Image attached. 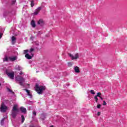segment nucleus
<instances>
[{
    "label": "nucleus",
    "instance_id": "ddd939ff",
    "mask_svg": "<svg viewBox=\"0 0 127 127\" xmlns=\"http://www.w3.org/2000/svg\"><path fill=\"white\" fill-rule=\"evenodd\" d=\"M38 24H39L40 25H43V24H44V21L42 19H40L38 21Z\"/></svg>",
    "mask_w": 127,
    "mask_h": 127
},
{
    "label": "nucleus",
    "instance_id": "a211bd4d",
    "mask_svg": "<svg viewBox=\"0 0 127 127\" xmlns=\"http://www.w3.org/2000/svg\"><path fill=\"white\" fill-rule=\"evenodd\" d=\"M31 7H33V6H34V1L32 0L31 1Z\"/></svg>",
    "mask_w": 127,
    "mask_h": 127
},
{
    "label": "nucleus",
    "instance_id": "473e14b6",
    "mask_svg": "<svg viewBox=\"0 0 127 127\" xmlns=\"http://www.w3.org/2000/svg\"><path fill=\"white\" fill-rule=\"evenodd\" d=\"M1 84H0V86H1Z\"/></svg>",
    "mask_w": 127,
    "mask_h": 127
},
{
    "label": "nucleus",
    "instance_id": "5701e85b",
    "mask_svg": "<svg viewBox=\"0 0 127 127\" xmlns=\"http://www.w3.org/2000/svg\"><path fill=\"white\" fill-rule=\"evenodd\" d=\"M21 118H22V123H23V122H24V117L22 115Z\"/></svg>",
    "mask_w": 127,
    "mask_h": 127
},
{
    "label": "nucleus",
    "instance_id": "f8f14e48",
    "mask_svg": "<svg viewBox=\"0 0 127 127\" xmlns=\"http://www.w3.org/2000/svg\"><path fill=\"white\" fill-rule=\"evenodd\" d=\"M14 69L15 70H18V71H21V70H22V68L21 67V66L18 65H16Z\"/></svg>",
    "mask_w": 127,
    "mask_h": 127
},
{
    "label": "nucleus",
    "instance_id": "412c9836",
    "mask_svg": "<svg viewBox=\"0 0 127 127\" xmlns=\"http://www.w3.org/2000/svg\"><path fill=\"white\" fill-rule=\"evenodd\" d=\"M4 122V119H2L1 120V122H0V124L1 125V126H3V123Z\"/></svg>",
    "mask_w": 127,
    "mask_h": 127
},
{
    "label": "nucleus",
    "instance_id": "aec40b11",
    "mask_svg": "<svg viewBox=\"0 0 127 127\" xmlns=\"http://www.w3.org/2000/svg\"><path fill=\"white\" fill-rule=\"evenodd\" d=\"M90 93L91 94H92V95H95V94H96L95 91H94L93 90H90Z\"/></svg>",
    "mask_w": 127,
    "mask_h": 127
},
{
    "label": "nucleus",
    "instance_id": "20e7f679",
    "mask_svg": "<svg viewBox=\"0 0 127 127\" xmlns=\"http://www.w3.org/2000/svg\"><path fill=\"white\" fill-rule=\"evenodd\" d=\"M17 59V57L16 56H11L7 58V57H5L3 59V61H11V62H13V61H15Z\"/></svg>",
    "mask_w": 127,
    "mask_h": 127
},
{
    "label": "nucleus",
    "instance_id": "c756f323",
    "mask_svg": "<svg viewBox=\"0 0 127 127\" xmlns=\"http://www.w3.org/2000/svg\"><path fill=\"white\" fill-rule=\"evenodd\" d=\"M99 98H100V99L102 101H103V100H104V98H103V97H102V96H100Z\"/></svg>",
    "mask_w": 127,
    "mask_h": 127
},
{
    "label": "nucleus",
    "instance_id": "0eeeda50",
    "mask_svg": "<svg viewBox=\"0 0 127 127\" xmlns=\"http://www.w3.org/2000/svg\"><path fill=\"white\" fill-rule=\"evenodd\" d=\"M7 110V107H6L3 103H2L0 107V111L2 113H4Z\"/></svg>",
    "mask_w": 127,
    "mask_h": 127
},
{
    "label": "nucleus",
    "instance_id": "393cba45",
    "mask_svg": "<svg viewBox=\"0 0 127 127\" xmlns=\"http://www.w3.org/2000/svg\"><path fill=\"white\" fill-rule=\"evenodd\" d=\"M7 91H8V92H10V93H12V91L9 89V88H7Z\"/></svg>",
    "mask_w": 127,
    "mask_h": 127
},
{
    "label": "nucleus",
    "instance_id": "423d86ee",
    "mask_svg": "<svg viewBox=\"0 0 127 127\" xmlns=\"http://www.w3.org/2000/svg\"><path fill=\"white\" fill-rule=\"evenodd\" d=\"M68 56H69L71 60H76V59H78L80 57V54L76 53L74 55L69 54Z\"/></svg>",
    "mask_w": 127,
    "mask_h": 127
},
{
    "label": "nucleus",
    "instance_id": "4be33fe9",
    "mask_svg": "<svg viewBox=\"0 0 127 127\" xmlns=\"http://www.w3.org/2000/svg\"><path fill=\"white\" fill-rule=\"evenodd\" d=\"M97 107V109H101V107H102V105L98 104Z\"/></svg>",
    "mask_w": 127,
    "mask_h": 127
},
{
    "label": "nucleus",
    "instance_id": "2eb2a0df",
    "mask_svg": "<svg viewBox=\"0 0 127 127\" xmlns=\"http://www.w3.org/2000/svg\"><path fill=\"white\" fill-rule=\"evenodd\" d=\"M20 111L22 113H23L24 114H25L26 113V109H25L23 107L20 108Z\"/></svg>",
    "mask_w": 127,
    "mask_h": 127
},
{
    "label": "nucleus",
    "instance_id": "1a4fd4ad",
    "mask_svg": "<svg viewBox=\"0 0 127 127\" xmlns=\"http://www.w3.org/2000/svg\"><path fill=\"white\" fill-rule=\"evenodd\" d=\"M101 96H102V93L101 92H98L97 93V95L94 97V99L96 103H98V101H99V98H98V97L100 98V97H101Z\"/></svg>",
    "mask_w": 127,
    "mask_h": 127
},
{
    "label": "nucleus",
    "instance_id": "b1692460",
    "mask_svg": "<svg viewBox=\"0 0 127 127\" xmlns=\"http://www.w3.org/2000/svg\"><path fill=\"white\" fill-rule=\"evenodd\" d=\"M103 106H106L107 105V103L106 102V101H103Z\"/></svg>",
    "mask_w": 127,
    "mask_h": 127
},
{
    "label": "nucleus",
    "instance_id": "9d476101",
    "mask_svg": "<svg viewBox=\"0 0 127 127\" xmlns=\"http://www.w3.org/2000/svg\"><path fill=\"white\" fill-rule=\"evenodd\" d=\"M42 7H39L37 9H35L34 12L33 13L34 15H37L39 12H40V10H41Z\"/></svg>",
    "mask_w": 127,
    "mask_h": 127
},
{
    "label": "nucleus",
    "instance_id": "f3484780",
    "mask_svg": "<svg viewBox=\"0 0 127 127\" xmlns=\"http://www.w3.org/2000/svg\"><path fill=\"white\" fill-rule=\"evenodd\" d=\"M15 40H16V38H15L14 36H12L11 38V42L12 44H14L15 43Z\"/></svg>",
    "mask_w": 127,
    "mask_h": 127
},
{
    "label": "nucleus",
    "instance_id": "f257e3e1",
    "mask_svg": "<svg viewBox=\"0 0 127 127\" xmlns=\"http://www.w3.org/2000/svg\"><path fill=\"white\" fill-rule=\"evenodd\" d=\"M46 89L45 86L39 85L38 83H36L35 86V90L39 94H41L43 93V91Z\"/></svg>",
    "mask_w": 127,
    "mask_h": 127
},
{
    "label": "nucleus",
    "instance_id": "bb28decb",
    "mask_svg": "<svg viewBox=\"0 0 127 127\" xmlns=\"http://www.w3.org/2000/svg\"><path fill=\"white\" fill-rule=\"evenodd\" d=\"M100 115H101V112H98L97 113V116H100Z\"/></svg>",
    "mask_w": 127,
    "mask_h": 127
},
{
    "label": "nucleus",
    "instance_id": "6ab92c4d",
    "mask_svg": "<svg viewBox=\"0 0 127 127\" xmlns=\"http://www.w3.org/2000/svg\"><path fill=\"white\" fill-rule=\"evenodd\" d=\"M41 119H42V120H44V119H45V115H44V114H42L41 115Z\"/></svg>",
    "mask_w": 127,
    "mask_h": 127
},
{
    "label": "nucleus",
    "instance_id": "cd10ccee",
    "mask_svg": "<svg viewBox=\"0 0 127 127\" xmlns=\"http://www.w3.org/2000/svg\"><path fill=\"white\" fill-rule=\"evenodd\" d=\"M1 37H2V34L0 33V39L1 38Z\"/></svg>",
    "mask_w": 127,
    "mask_h": 127
},
{
    "label": "nucleus",
    "instance_id": "c85d7f7f",
    "mask_svg": "<svg viewBox=\"0 0 127 127\" xmlns=\"http://www.w3.org/2000/svg\"><path fill=\"white\" fill-rule=\"evenodd\" d=\"M19 75H23V72H22V71H21V72L19 73Z\"/></svg>",
    "mask_w": 127,
    "mask_h": 127
},
{
    "label": "nucleus",
    "instance_id": "7c9ffc66",
    "mask_svg": "<svg viewBox=\"0 0 127 127\" xmlns=\"http://www.w3.org/2000/svg\"><path fill=\"white\" fill-rule=\"evenodd\" d=\"M15 0H14V1L13 2V3H15Z\"/></svg>",
    "mask_w": 127,
    "mask_h": 127
},
{
    "label": "nucleus",
    "instance_id": "7ed1b4c3",
    "mask_svg": "<svg viewBox=\"0 0 127 127\" xmlns=\"http://www.w3.org/2000/svg\"><path fill=\"white\" fill-rule=\"evenodd\" d=\"M18 112H19V110H18V106H17V104L14 105L12 110L11 117L15 118L17 114H18Z\"/></svg>",
    "mask_w": 127,
    "mask_h": 127
},
{
    "label": "nucleus",
    "instance_id": "f03ea898",
    "mask_svg": "<svg viewBox=\"0 0 127 127\" xmlns=\"http://www.w3.org/2000/svg\"><path fill=\"white\" fill-rule=\"evenodd\" d=\"M34 50L33 49H31L30 50H24V54H26L25 57L27 59L30 60L33 57V54H32V52H33Z\"/></svg>",
    "mask_w": 127,
    "mask_h": 127
},
{
    "label": "nucleus",
    "instance_id": "6e6552de",
    "mask_svg": "<svg viewBox=\"0 0 127 127\" xmlns=\"http://www.w3.org/2000/svg\"><path fill=\"white\" fill-rule=\"evenodd\" d=\"M8 77H9V78H10V79H11L12 80H13V79L14 78V72L13 71L11 72H6Z\"/></svg>",
    "mask_w": 127,
    "mask_h": 127
},
{
    "label": "nucleus",
    "instance_id": "39448f33",
    "mask_svg": "<svg viewBox=\"0 0 127 127\" xmlns=\"http://www.w3.org/2000/svg\"><path fill=\"white\" fill-rule=\"evenodd\" d=\"M16 81H18L20 85L21 86H22L23 85V83L25 82V79H24L23 77L19 76V75H17L15 77Z\"/></svg>",
    "mask_w": 127,
    "mask_h": 127
},
{
    "label": "nucleus",
    "instance_id": "a878e982",
    "mask_svg": "<svg viewBox=\"0 0 127 127\" xmlns=\"http://www.w3.org/2000/svg\"><path fill=\"white\" fill-rule=\"evenodd\" d=\"M33 116H36V112L35 111H33Z\"/></svg>",
    "mask_w": 127,
    "mask_h": 127
},
{
    "label": "nucleus",
    "instance_id": "4468645a",
    "mask_svg": "<svg viewBox=\"0 0 127 127\" xmlns=\"http://www.w3.org/2000/svg\"><path fill=\"white\" fill-rule=\"evenodd\" d=\"M74 71L75 73H80V68L78 66H74Z\"/></svg>",
    "mask_w": 127,
    "mask_h": 127
},
{
    "label": "nucleus",
    "instance_id": "2f4dec72",
    "mask_svg": "<svg viewBox=\"0 0 127 127\" xmlns=\"http://www.w3.org/2000/svg\"><path fill=\"white\" fill-rule=\"evenodd\" d=\"M68 64H71V63H68Z\"/></svg>",
    "mask_w": 127,
    "mask_h": 127
},
{
    "label": "nucleus",
    "instance_id": "9b49d317",
    "mask_svg": "<svg viewBox=\"0 0 127 127\" xmlns=\"http://www.w3.org/2000/svg\"><path fill=\"white\" fill-rule=\"evenodd\" d=\"M24 91L27 93V95L29 96V98H32V94L30 92V91L27 89H24Z\"/></svg>",
    "mask_w": 127,
    "mask_h": 127
},
{
    "label": "nucleus",
    "instance_id": "dca6fc26",
    "mask_svg": "<svg viewBox=\"0 0 127 127\" xmlns=\"http://www.w3.org/2000/svg\"><path fill=\"white\" fill-rule=\"evenodd\" d=\"M31 25L32 26V27L35 28L36 26V25L35 24V22L34 21V20H32L31 21Z\"/></svg>",
    "mask_w": 127,
    "mask_h": 127
}]
</instances>
